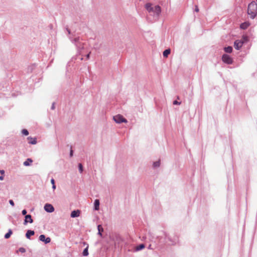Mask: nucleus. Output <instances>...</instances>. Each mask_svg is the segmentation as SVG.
Instances as JSON below:
<instances>
[{"label":"nucleus","instance_id":"1","mask_svg":"<svg viewBox=\"0 0 257 257\" xmlns=\"http://www.w3.org/2000/svg\"><path fill=\"white\" fill-rule=\"evenodd\" d=\"M247 14L251 19H254L257 15V0L252 1L248 6Z\"/></svg>","mask_w":257,"mask_h":257},{"label":"nucleus","instance_id":"2","mask_svg":"<svg viewBox=\"0 0 257 257\" xmlns=\"http://www.w3.org/2000/svg\"><path fill=\"white\" fill-rule=\"evenodd\" d=\"M145 8L149 13H153L159 16L161 12V8L159 6H153L151 3H148L145 5Z\"/></svg>","mask_w":257,"mask_h":257},{"label":"nucleus","instance_id":"3","mask_svg":"<svg viewBox=\"0 0 257 257\" xmlns=\"http://www.w3.org/2000/svg\"><path fill=\"white\" fill-rule=\"evenodd\" d=\"M113 119L116 123L126 122L127 120L121 115L118 114L113 116Z\"/></svg>","mask_w":257,"mask_h":257},{"label":"nucleus","instance_id":"4","mask_svg":"<svg viewBox=\"0 0 257 257\" xmlns=\"http://www.w3.org/2000/svg\"><path fill=\"white\" fill-rule=\"evenodd\" d=\"M222 61L228 64H230L232 63V58L227 54H223L222 57Z\"/></svg>","mask_w":257,"mask_h":257},{"label":"nucleus","instance_id":"5","mask_svg":"<svg viewBox=\"0 0 257 257\" xmlns=\"http://www.w3.org/2000/svg\"><path fill=\"white\" fill-rule=\"evenodd\" d=\"M243 44V41H241V40H236L234 43V48L237 50H239L242 47Z\"/></svg>","mask_w":257,"mask_h":257},{"label":"nucleus","instance_id":"6","mask_svg":"<svg viewBox=\"0 0 257 257\" xmlns=\"http://www.w3.org/2000/svg\"><path fill=\"white\" fill-rule=\"evenodd\" d=\"M44 209L48 212H52L54 211V208L50 204H46L44 206Z\"/></svg>","mask_w":257,"mask_h":257},{"label":"nucleus","instance_id":"7","mask_svg":"<svg viewBox=\"0 0 257 257\" xmlns=\"http://www.w3.org/2000/svg\"><path fill=\"white\" fill-rule=\"evenodd\" d=\"M33 220L32 218V216L31 215H26L25 216V219L24 220V224L26 225L27 223L29 222L30 223H33Z\"/></svg>","mask_w":257,"mask_h":257},{"label":"nucleus","instance_id":"8","mask_svg":"<svg viewBox=\"0 0 257 257\" xmlns=\"http://www.w3.org/2000/svg\"><path fill=\"white\" fill-rule=\"evenodd\" d=\"M80 211L79 210H74L72 211L71 213V217L73 218L78 217L80 215Z\"/></svg>","mask_w":257,"mask_h":257},{"label":"nucleus","instance_id":"9","mask_svg":"<svg viewBox=\"0 0 257 257\" xmlns=\"http://www.w3.org/2000/svg\"><path fill=\"white\" fill-rule=\"evenodd\" d=\"M249 25H250V24L249 22H244L243 23H242L240 25V27L241 29L245 30V29H247L249 27Z\"/></svg>","mask_w":257,"mask_h":257},{"label":"nucleus","instance_id":"10","mask_svg":"<svg viewBox=\"0 0 257 257\" xmlns=\"http://www.w3.org/2000/svg\"><path fill=\"white\" fill-rule=\"evenodd\" d=\"M29 141V143L32 145H35L37 143L36 138H32L31 137H28L27 138Z\"/></svg>","mask_w":257,"mask_h":257},{"label":"nucleus","instance_id":"11","mask_svg":"<svg viewBox=\"0 0 257 257\" xmlns=\"http://www.w3.org/2000/svg\"><path fill=\"white\" fill-rule=\"evenodd\" d=\"M35 232L33 230H28L26 234V236L27 238H30L31 235H34Z\"/></svg>","mask_w":257,"mask_h":257},{"label":"nucleus","instance_id":"12","mask_svg":"<svg viewBox=\"0 0 257 257\" xmlns=\"http://www.w3.org/2000/svg\"><path fill=\"white\" fill-rule=\"evenodd\" d=\"M94 209L95 210L99 209V201L98 199H96L94 201Z\"/></svg>","mask_w":257,"mask_h":257},{"label":"nucleus","instance_id":"13","mask_svg":"<svg viewBox=\"0 0 257 257\" xmlns=\"http://www.w3.org/2000/svg\"><path fill=\"white\" fill-rule=\"evenodd\" d=\"M32 162L33 160L31 159H27V160L24 162V165L26 166H29Z\"/></svg>","mask_w":257,"mask_h":257},{"label":"nucleus","instance_id":"14","mask_svg":"<svg viewBox=\"0 0 257 257\" xmlns=\"http://www.w3.org/2000/svg\"><path fill=\"white\" fill-rule=\"evenodd\" d=\"M12 233V230L11 229H9L8 232L5 235V238L8 239L9 238H10Z\"/></svg>","mask_w":257,"mask_h":257},{"label":"nucleus","instance_id":"15","mask_svg":"<svg viewBox=\"0 0 257 257\" xmlns=\"http://www.w3.org/2000/svg\"><path fill=\"white\" fill-rule=\"evenodd\" d=\"M171 51L170 49H166L163 52V56L165 57H167L170 54Z\"/></svg>","mask_w":257,"mask_h":257},{"label":"nucleus","instance_id":"16","mask_svg":"<svg viewBox=\"0 0 257 257\" xmlns=\"http://www.w3.org/2000/svg\"><path fill=\"white\" fill-rule=\"evenodd\" d=\"M224 50V51L226 53H230L232 52V48L231 46H228V47H225Z\"/></svg>","mask_w":257,"mask_h":257},{"label":"nucleus","instance_id":"17","mask_svg":"<svg viewBox=\"0 0 257 257\" xmlns=\"http://www.w3.org/2000/svg\"><path fill=\"white\" fill-rule=\"evenodd\" d=\"M98 234L100 235H102L101 232L103 231V229L101 225H98L97 226Z\"/></svg>","mask_w":257,"mask_h":257},{"label":"nucleus","instance_id":"18","mask_svg":"<svg viewBox=\"0 0 257 257\" xmlns=\"http://www.w3.org/2000/svg\"><path fill=\"white\" fill-rule=\"evenodd\" d=\"M145 248V245L144 244H141L137 246L136 248V250L138 251Z\"/></svg>","mask_w":257,"mask_h":257},{"label":"nucleus","instance_id":"19","mask_svg":"<svg viewBox=\"0 0 257 257\" xmlns=\"http://www.w3.org/2000/svg\"><path fill=\"white\" fill-rule=\"evenodd\" d=\"M83 255L84 256H87L88 255V246L84 249L83 251Z\"/></svg>","mask_w":257,"mask_h":257},{"label":"nucleus","instance_id":"20","mask_svg":"<svg viewBox=\"0 0 257 257\" xmlns=\"http://www.w3.org/2000/svg\"><path fill=\"white\" fill-rule=\"evenodd\" d=\"M45 238H46V237L43 234H42L41 235H40L39 236V239L42 241H43L44 242L45 240Z\"/></svg>","mask_w":257,"mask_h":257},{"label":"nucleus","instance_id":"21","mask_svg":"<svg viewBox=\"0 0 257 257\" xmlns=\"http://www.w3.org/2000/svg\"><path fill=\"white\" fill-rule=\"evenodd\" d=\"M160 161H156V162H154L153 164L154 167H158L160 166Z\"/></svg>","mask_w":257,"mask_h":257},{"label":"nucleus","instance_id":"22","mask_svg":"<svg viewBox=\"0 0 257 257\" xmlns=\"http://www.w3.org/2000/svg\"><path fill=\"white\" fill-rule=\"evenodd\" d=\"M22 133L25 136H28L29 135L28 131L26 129H23L22 131Z\"/></svg>","mask_w":257,"mask_h":257},{"label":"nucleus","instance_id":"23","mask_svg":"<svg viewBox=\"0 0 257 257\" xmlns=\"http://www.w3.org/2000/svg\"><path fill=\"white\" fill-rule=\"evenodd\" d=\"M78 167H79V170L80 172L82 173L83 171V166H82V164L80 163L79 164Z\"/></svg>","mask_w":257,"mask_h":257},{"label":"nucleus","instance_id":"24","mask_svg":"<svg viewBox=\"0 0 257 257\" xmlns=\"http://www.w3.org/2000/svg\"><path fill=\"white\" fill-rule=\"evenodd\" d=\"M51 241V238L50 237H47L45 238V243H49Z\"/></svg>","mask_w":257,"mask_h":257},{"label":"nucleus","instance_id":"25","mask_svg":"<svg viewBox=\"0 0 257 257\" xmlns=\"http://www.w3.org/2000/svg\"><path fill=\"white\" fill-rule=\"evenodd\" d=\"M19 251L21 252H25L26 251V249L23 247H21L19 248Z\"/></svg>","mask_w":257,"mask_h":257},{"label":"nucleus","instance_id":"26","mask_svg":"<svg viewBox=\"0 0 257 257\" xmlns=\"http://www.w3.org/2000/svg\"><path fill=\"white\" fill-rule=\"evenodd\" d=\"M181 104V102H178L177 101V100H175L173 101V104L174 105H176V104Z\"/></svg>","mask_w":257,"mask_h":257},{"label":"nucleus","instance_id":"27","mask_svg":"<svg viewBox=\"0 0 257 257\" xmlns=\"http://www.w3.org/2000/svg\"><path fill=\"white\" fill-rule=\"evenodd\" d=\"M9 203L13 206H14L15 205L14 202L12 200H10Z\"/></svg>","mask_w":257,"mask_h":257},{"label":"nucleus","instance_id":"28","mask_svg":"<svg viewBox=\"0 0 257 257\" xmlns=\"http://www.w3.org/2000/svg\"><path fill=\"white\" fill-rule=\"evenodd\" d=\"M242 39H243V40H242L241 41H243V43H244L245 41H247V37H246V36H243V37H242Z\"/></svg>","mask_w":257,"mask_h":257},{"label":"nucleus","instance_id":"29","mask_svg":"<svg viewBox=\"0 0 257 257\" xmlns=\"http://www.w3.org/2000/svg\"><path fill=\"white\" fill-rule=\"evenodd\" d=\"M22 214H23V215H26V214H27V211H26V210H25V209L23 210L22 211Z\"/></svg>","mask_w":257,"mask_h":257},{"label":"nucleus","instance_id":"30","mask_svg":"<svg viewBox=\"0 0 257 257\" xmlns=\"http://www.w3.org/2000/svg\"><path fill=\"white\" fill-rule=\"evenodd\" d=\"M199 8H198V6H195V11L196 12H199Z\"/></svg>","mask_w":257,"mask_h":257},{"label":"nucleus","instance_id":"31","mask_svg":"<svg viewBox=\"0 0 257 257\" xmlns=\"http://www.w3.org/2000/svg\"><path fill=\"white\" fill-rule=\"evenodd\" d=\"M51 183H52V185H54L55 184V180L54 179H52L51 180Z\"/></svg>","mask_w":257,"mask_h":257},{"label":"nucleus","instance_id":"32","mask_svg":"<svg viewBox=\"0 0 257 257\" xmlns=\"http://www.w3.org/2000/svg\"><path fill=\"white\" fill-rule=\"evenodd\" d=\"M5 173V171L4 170H0V173H1L2 175H4Z\"/></svg>","mask_w":257,"mask_h":257},{"label":"nucleus","instance_id":"33","mask_svg":"<svg viewBox=\"0 0 257 257\" xmlns=\"http://www.w3.org/2000/svg\"><path fill=\"white\" fill-rule=\"evenodd\" d=\"M0 180H4V176H3V175H2V176H0Z\"/></svg>","mask_w":257,"mask_h":257},{"label":"nucleus","instance_id":"34","mask_svg":"<svg viewBox=\"0 0 257 257\" xmlns=\"http://www.w3.org/2000/svg\"><path fill=\"white\" fill-rule=\"evenodd\" d=\"M89 56H90V53L86 55L87 59H88L89 58Z\"/></svg>","mask_w":257,"mask_h":257},{"label":"nucleus","instance_id":"35","mask_svg":"<svg viewBox=\"0 0 257 257\" xmlns=\"http://www.w3.org/2000/svg\"><path fill=\"white\" fill-rule=\"evenodd\" d=\"M70 155L71 157H72V155H73V151L72 150L70 151Z\"/></svg>","mask_w":257,"mask_h":257},{"label":"nucleus","instance_id":"36","mask_svg":"<svg viewBox=\"0 0 257 257\" xmlns=\"http://www.w3.org/2000/svg\"><path fill=\"white\" fill-rule=\"evenodd\" d=\"M52 188H53V189L54 190H55V189H56V186H55V184H54V185H53V186H52Z\"/></svg>","mask_w":257,"mask_h":257}]
</instances>
